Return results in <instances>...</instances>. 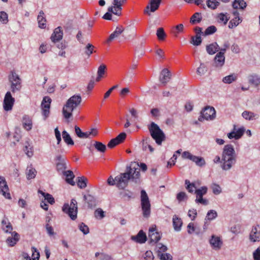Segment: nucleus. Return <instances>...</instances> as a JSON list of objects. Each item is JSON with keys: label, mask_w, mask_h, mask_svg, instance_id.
<instances>
[{"label": "nucleus", "mask_w": 260, "mask_h": 260, "mask_svg": "<svg viewBox=\"0 0 260 260\" xmlns=\"http://www.w3.org/2000/svg\"><path fill=\"white\" fill-rule=\"evenodd\" d=\"M136 165L135 162H132L129 167H126V172L121 173L116 177V186L119 189L124 188L131 179L138 183L140 174L139 170L135 167Z\"/></svg>", "instance_id": "obj_1"}, {"label": "nucleus", "mask_w": 260, "mask_h": 260, "mask_svg": "<svg viewBox=\"0 0 260 260\" xmlns=\"http://www.w3.org/2000/svg\"><path fill=\"white\" fill-rule=\"evenodd\" d=\"M237 155L233 146L226 145L224 146L221 160V168L223 170H230L236 164Z\"/></svg>", "instance_id": "obj_2"}, {"label": "nucleus", "mask_w": 260, "mask_h": 260, "mask_svg": "<svg viewBox=\"0 0 260 260\" xmlns=\"http://www.w3.org/2000/svg\"><path fill=\"white\" fill-rule=\"evenodd\" d=\"M82 98L80 94L74 95L66 102L62 108V114L66 119L71 118L73 111L81 104Z\"/></svg>", "instance_id": "obj_3"}, {"label": "nucleus", "mask_w": 260, "mask_h": 260, "mask_svg": "<svg viewBox=\"0 0 260 260\" xmlns=\"http://www.w3.org/2000/svg\"><path fill=\"white\" fill-rule=\"evenodd\" d=\"M150 135L158 145H161L166 139V136L162 131L157 124L152 122L148 127Z\"/></svg>", "instance_id": "obj_4"}, {"label": "nucleus", "mask_w": 260, "mask_h": 260, "mask_svg": "<svg viewBox=\"0 0 260 260\" xmlns=\"http://www.w3.org/2000/svg\"><path fill=\"white\" fill-rule=\"evenodd\" d=\"M140 199L143 216L148 218L151 213V204L147 193L143 189L141 191Z\"/></svg>", "instance_id": "obj_5"}, {"label": "nucleus", "mask_w": 260, "mask_h": 260, "mask_svg": "<svg viewBox=\"0 0 260 260\" xmlns=\"http://www.w3.org/2000/svg\"><path fill=\"white\" fill-rule=\"evenodd\" d=\"M77 202L75 199H72L70 205L65 204L62 207V211L67 214L72 220L77 218Z\"/></svg>", "instance_id": "obj_6"}, {"label": "nucleus", "mask_w": 260, "mask_h": 260, "mask_svg": "<svg viewBox=\"0 0 260 260\" xmlns=\"http://www.w3.org/2000/svg\"><path fill=\"white\" fill-rule=\"evenodd\" d=\"M216 116V111L212 107L207 106L201 112V115L198 120L200 121H203L204 120H212Z\"/></svg>", "instance_id": "obj_7"}, {"label": "nucleus", "mask_w": 260, "mask_h": 260, "mask_svg": "<svg viewBox=\"0 0 260 260\" xmlns=\"http://www.w3.org/2000/svg\"><path fill=\"white\" fill-rule=\"evenodd\" d=\"M207 192V187L206 186H202L200 188L196 189L194 191V193L196 194V202L203 205H207L209 203L208 200L203 198V196L206 194Z\"/></svg>", "instance_id": "obj_8"}, {"label": "nucleus", "mask_w": 260, "mask_h": 260, "mask_svg": "<svg viewBox=\"0 0 260 260\" xmlns=\"http://www.w3.org/2000/svg\"><path fill=\"white\" fill-rule=\"evenodd\" d=\"M9 81L11 82V89L13 92L20 90L21 87V80L17 74L12 72L11 75L9 77Z\"/></svg>", "instance_id": "obj_9"}, {"label": "nucleus", "mask_w": 260, "mask_h": 260, "mask_svg": "<svg viewBox=\"0 0 260 260\" xmlns=\"http://www.w3.org/2000/svg\"><path fill=\"white\" fill-rule=\"evenodd\" d=\"M126 0H113L112 5L108 8V11L113 14L120 16L121 14L122 6Z\"/></svg>", "instance_id": "obj_10"}, {"label": "nucleus", "mask_w": 260, "mask_h": 260, "mask_svg": "<svg viewBox=\"0 0 260 260\" xmlns=\"http://www.w3.org/2000/svg\"><path fill=\"white\" fill-rule=\"evenodd\" d=\"M14 102V98L12 97L11 92L8 91L5 94L3 102L4 110L6 111H11L12 109Z\"/></svg>", "instance_id": "obj_11"}, {"label": "nucleus", "mask_w": 260, "mask_h": 260, "mask_svg": "<svg viewBox=\"0 0 260 260\" xmlns=\"http://www.w3.org/2000/svg\"><path fill=\"white\" fill-rule=\"evenodd\" d=\"M51 99L48 96H45L41 103V108L42 110V114L46 119L50 113V104Z\"/></svg>", "instance_id": "obj_12"}, {"label": "nucleus", "mask_w": 260, "mask_h": 260, "mask_svg": "<svg viewBox=\"0 0 260 260\" xmlns=\"http://www.w3.org/2000/svg\"><path fill=\"white\" fill-rule=\"evenodd\" d=\"M209 243L212 248L215 250H220L223 245V242L219 236L213 235L209 240Z\"/></svg>", "instance_id": "obj_13"}, {"label": "nucleus", "mask_w": 260, "mask_h": 260, "mask_svg": "<svg viewBox=\"0 0 260 260\" xmlns=\"http://www.w3.org/2000/svg\"><path fill=\"white\" fill-rule=\"evenodd\" d=\"M245 131V129L244 127L237 129L236 126L234 125L233 131L228 134V137L230 139L238 140L243 135Z\"/></svg>", "instance_id": "obj_14"}, {"label": "nucleus", "mask_w": 260, "mask_h": 260, "mask_svg": "<svg viewBox=\"0 0 260 260\" xmlns=\"http://www.w3.org/2000/svg\"><path fill=\"white\" fill-rule=\"evenodd\" d=\"M161 0H150V5H148L144 10V13L151 15V12H154L158 9L160 4Z\"/></svg>", "instance_id": "obj_15"}, {"label": "nucleus", "mask_w": 260, "mask_h": 260, "mask_svg": "<svg viewBox=\"0 0 260 260\" xmlns=\"http://www.w3.org/2000/svg\"><path fill=\"white\" fill-rule=\"evenodd\" d=\"M225 62V56L222 52H218L214 59L213 66L217 69H221Z\"/></svg>", "instance_id": "obj_16"}, {"label": "nucleus", "mask_w": 260, "mask_h": 260, "mask_svg": "<svg viewBox=\"0 0 260 260\" xmlns=\"http://www.w3.org/2000/svg\"><path fill=\"white\" fill-rule=\"evenodd\" d=\"M9 191V188L4 177L0 176V192H2L4 196L7 199H11Z\"/></svg>", "instance_id": "obj_17"}, {"label": "nucleus", "mask_w": 260, "mask_h": 260, "mask_svg": "<svg viewBox=\"0 0 260 260\" xmlns=\"http://www.w3.org/2000/svg\"><path fill=\"white\" fill-rule=\"evenodd\" d=\"M171 78V74L167 69H164L160 74L159 80L164 85H166Z\"/></svg>", "instance_id": "obj_18"}, {"label": "nucleus", "mask_w": 260, "mask_h": 260, "mask_svg": "<svg viewBox=\"0 0 260 260\" xmlns=\"http://www.w3.org/2000/svg\"><path fill=\"white\" fill-rule=\"evenodd\" d=\"M249 238L252 242L260 241V226L259 225L252 228Z\"/></svg>", "instance_id": "obj_19"}, {"label": "nucleus", "mask_w": 260, "mask_h": 260, "mask_svg": "<svg viewBox=\"0 0 260 260\" xmlns=\"http://www.w3.org/2000/svg\"><path fill=\"white\" fill-rule=\"evenodd\" d=\"M11 236L8 237L6 240L7 244L10 246H14L19 240V235L15 231L12 232Z\"/></svg>", "instance_id": "obj_20"}, {"label": "nucleus", "mask_w": 260, "mask_h": 260, "mask_svg": "<svg viewBox=\"0 0 260 260\" xmlns=\"http://www.w3.org/2000/svg\"><path fill=\"white\" fill-rule=\"evenodd\" d=\"M131 239L137 243L142 244L146 241L147 236L142 230H140L137 235L131 236Z\"/></svg>", "instance_id": "obj_21"}, {"label": "nucleus", "mask_w": 260, "mask_h": 260, "mask_svg": "<svg viewBox=\"0 0 260 260\" xmlns=\"http://www.w3.org/2000/svg\"><path fill=\"white\" fill-rule=\"evenodd\" d=\"M63 36L62 31L60 27L56 28L51 36V40L53 43H56L62 39Z\"/></svg>", "instance_id": "obj_22"}, {"label": "nucleus", "mask_w": 260, "mask_h": 260, "mask_svg": "<svg viewBox=\"0 0 260 260\" xmlns=\"http://www.w3.org/2000/svg\"><path fill=\"white\" fill-rule=\"evenodd\" d=\"M148 236L151 242L155 243L158 242L161 238L160 234L156 231L155 228H151L149 230Z\"/></svg>", "instance_id": "obj_23"}, {"label": "nucleus", "mask_w": 260, "mask_h": 260, "mask_svg": "<svg viewBox=\"0 0 260 260\" xmlns=\"http://www.w3.org/2000/svg\"><path fill=\"white\" fill-rule=\"evenodd\" d=\"M22 123L23 127L28 131L31 129L32 122L31 118L28 115H25L22 117Z\"/></svg>", "instance_id": "obj_24"}, {"label": "nucleus", "mask_w": 260, "mask_h": 260, "mask_svg": "<svg viewBox=\"0 0 260 260\" xmlns=\"http://www.w3.org/2000/svg\"><path fill=\"white\" fill-rule=\"evenodd\" d=\"M242 116L245 120L249 121L257 119L259 117L258 114L249 111H244Z\"/></svg>", "instance_id": "obj_25"}, {"label": "nucleus", "mask_w": 260, "mask_h": 260, "mask_svg": "<svg viewBox=\"0 0 260 260\" xmlns=\"http://www.w3.org/2000/svg\"><path fill=\"white\" fill-rule=\"evenodd\" d=\"M124 30V28L123 26H117L115 31L110 35L109 38L107 40V42H110L114 39L118 38L123 32Z\"/></svg>", "instance_id": "obj_26"}, {"label": "nucleus", "mask_w": 260, "mask_h": 260, "mask_svg": "<svg viewBox=\"0 0 260 260\" xmlns=\"http://www.w3.org/2000/svg\"><path fill=\"white\" fill-rule=\"evenodd\" d=\"M173 227L176 231H180L182 225V221L181 219L175 215L173 217Z\"/></svg>", "instance_id": "obj_27"}, {"label": "nucleus", "mask_w": 260, "mask_h": 260, "mask_svg": "<svg viewBox=\"0 0 260 260\" xmlns=\"http://www.w3.org/2000/svg\"><path fill=\"white\" fill-rule=\"evenodd\" d=\"M219 49V47L217 43L216 42L210 44L206 46V51L210 55H213L215 54Z\"/></svg>", "instance_id": "obj_28"}, {"label": "nucleus", "mask_w": 260, "mask_h": 260, "mask_svg": "<svg viewBox=\"0 0 260 260\" xmlns=\"http://www.w3.org/2000/svg\"><path fill=\"white\" fill-rule=\"evenodd\" d=\"M187 232L189 234H195L199 235L201 234L200 229L199 227L194 226V223L192 222L189 223L187 226Z\"/></svg>", "instance_id": "obj_29"}, {"label": "nucleus", "mask_w": 260, "mask_h": 260, "mask_svg": "<svg viewBox=\"0 0 260 260\" xmlns=\"http://www.w3.org/2000/svg\"><path fill=\"white\" fill-rule=\"evenodd\" d=\"M44 13L43 11H41L39 12V14L38 16V24L39 27L41 28H44L46 27V19L44 17Z\"/></svg>", "instance_id": "obj_30"}, {"label": "nucleus", "mask_w": 260, "mask_h": 260, "mask_svg": "<svg viewBox=\"0 0 260 260\" xmlns=\"http://www.w3.org/2000/svg\"><path fill=\"white\" fill-rule=\"evenodd\" d=\"M83 198L84 201H86V203L88 204L89 208H91L95 206L96 201L94 198L90 194H84Z\"/></svg>", "instance_id": "obj_31"}, {"label": "nucleus", "mask_w": 260, "mask_h": 260, "mask_svg": "<svg viewBox=\"0 0 260 260\" xmlns=\"http://www.w3.org/2000/svg\"><path fill=\"white\" fill-rule=\"evenodd\" d=\"M62 174L66 176V180L68 183L72 185H75V182L73 181V178L75 177V175L72 171H66Z\"/></svg>", "instance_id": "obj_32"}, {"label": "nucleus", "mask_w": 260, "mask_h": 260, "mask_svg": "<svg viewBox=\"0 0 260 260\" xmlns=\"http://www.w3.org/2000/svg\"><path fill=\"white\" fill-rule=\"evenodd\" d=\"M248 81L250 83L257 86L260 84V76L256 74L250 75Z\"/></svg>", "instance_id": "obj_33"}, {"label": "nucleus", "mask_w": 260, "mask_h": 260, "mask_svg": "<svg viewBox=\"0 0 260 260\" xmlns=\"http://www.w3.org/2000/svg\"><path fill=\"white\" fill-rule=\"evenodd\" d=\"M237 79V75L236 74H232L223 78L222 82L225 84H231Z\"/></svg>", "instance_id": "obj_34"}, {"label": "nucleus", "mask_w": 260, "mask_h": 260, "mask_svg": "<svg viewBox=\"0 0 260 260\" xmlns=\"http://www.w3.org/2000/svg\"><path fill=\"white\" fill-rule=\"evenodd\" d=\"M246 6V3L244 0H235L233 3V7L235 9H244Z\"/></svg>", "instance_id": "obj_35"}, {"label": "nucleus", "mask_w": 260, "mask_h": 260, "mask_svg": "<svg viewBox=\"0 0 260 260\" xmlns=\"http://www.w3.org/2000/svg\"><path fill=\"white\" fill-rule=\"evenodd\" d=\"M38 193L42 195L44 197L45 200L50 204L52 205L55 203L54 199L51 194L45 193L41 190H38Z\"/></svg>", "instance_id": "obj_36"}, {"label": "nucleus", "mask_w": 260, "mask_h": 260, "mask_svg": "<svg viewBox=\"0 0 260 260\" xmlns=\"http://www.w3.org/2000/svg\"><path fill=\"white\" fill-rule=\"evenodd\" d=\"M87 179L84 176L77 178V184L81 189L85 188L87 186Z\"/></svg>", "instance_id": "obj_37"}, {"label": "nucleus", "mask_w": 260, "mask_h": 260, "mask_svg": "<svg viewBox=\"0 0 260 260\" xmlns=\"http://www.w3.org/2000/svg\"><path fill=\"white\" fill-rule=\"evenodd\" d=\"M208 72V68L204 63H201L200 67L197 68V73L199 76H203Z\"/></svg>", "instance_id": "obj_38"}, {"label": "nucleus", "mask_w": 260, "mask_h": 260, "mask_svg": "<svg viewBox=\"0 0 260 260\" xmlns=\"http://www.w3.org/2000/svg\"><path fill=\"white\" fill-rule=\"evenodd\" d=\"M202 19L201 14L199 13H196L191 16L190 22L192 24H196L200 22Z\"/></svg>", "instance_id": "obj_39"}, {"label": "nucleus", "mask_w": 260, "mask_h": 260, "mask_svg": "<svg viewBox=\"0 0 260 260\" xmlns=\"http://www.w3.org/2000/svg\"><path fill=\"white\" fill-rule=\"evenodd\" d=\"M62 138L64 141L68 145H74V143L73 140L72 139L70 135L68 133V132L66 131H63L62 133Z\"/></svg>", "instance_id": "obj_40"}, {"label": "nucleus", "mask_w": 260, "mask_h": 260, "mask_svg": "<svg viewBox=\"0 0 260 260\" xmlns=\"http://www.w3.org/2000/svg\"><path fill=\"white\" fill-rule=\"evenodd\" d=\"M241 22L242 19L239 17H235L230 21L229 27L230 28H233V27H236Z\"/></svg>", "instance_id": "obj_41"}, {"label": "nucleus", "mask_w": 260, "mask_h": 260, "mask_svg": "<svg viewBox=\"0 0 260 260\" xmlns=\"http://www.w3.org/2000/svg\"><path fill=\"white\" fill-rule=\"evenodd\" d=\"M192 161L195 162L197 166L200 167H202L206 164L205 160L203 157L195 155L193 156Z\"/></svg>", "instance_id": "obj_42"}, {"label": "nucleus", "mask_w": 260, "mask_h": 260, "mask_svg": "<svg viewBox=\"0 0 260 260\" xmlns=\"http://www.w3.org/2000/svg\"><path fill=\"white\" fill-rule=\"evenodd\" d=\"M185 184L186 185V189L190 193H193L197 189L194 183H190L189 180H186Z\"/></svg>", "instance_id": "obj_43"}, {"label": "nucleus", "mask_w": 260, "mask_h": 260, "mask_svg": "<svg viewBox=\"0 0 260 260\" xmlns=\"http://www.w3.org/2000/svg\"><path fill=\"white\" fill-rule=\"evenodd\" d=\"M37 171L35 169L30 167L26 170V176L28 179H33L36 177Z\"/></svg>", "instance_id": "obj_44"}, {"label": "nucleus", "mask_w": 260, "mask_h": 260, "mask_svg": "<svg viewBox=\"0 0 260 260\" xmlns=\"http://www.w3.org/2000/svg\"><path fill=\"white\" fill-rule=\"evenodd\" d=\"M95 149L101 153H104L106 150V146L105 145L101 142L96 141L94 144Z\"/></svg>", "instance_id": "obj_45"}, {"label": "nucleus", "mask_w": 260, "mask_h": 260, "mask_svg": "<svg viewBox=\"0 0 260 260\" xmlns=\"http://www.w3.org/2000/svg\"><path fill=\"white\" fill-rule=\"evenodd\" d=\"M229 20V17H228L226 15L220 13L217 16V21L219 23H222L224 25H225L228 21Z\"/></svg>", "instance_id": "obj_46"}, {"label": "nucleus", "mask_w": 260, "mask_h": 260, "mask_svg": "<svg viewBox=\"0 0 260 260\" xmlns=\"http://www.w3.org/2000/svg\"><path fill=\"white\" fill-rule=\"evenodd\" d=\"M156 36L157 37V38L159 40H165L166 34L165 32L164 29L162 27H159L157 29L156 31Z\"/></svg>", "instance_id": "obj_47"}, {"label": "nucleus", "mask_w": 260, "mask_h": 260, "mask_svg": "<svg viewBox=\"0 0 260 260\" xmlns=\"http://www.w3.org/2000/svg\"><path fill=\"white\" fill-rule=\"evenodd\" d=\"M56 168L57 172L60 174L64 173L66 171L65 170L67 168V164H58L56 163Z\"/></svg>", "instance_id": "obj_48"}, {"label": "nucleus", "mask_w": 260, "mask_h": 260, "mask_svg": "<svg viewBox=\"0 0 260 260\" xmlns=\"http://www.w3.org/2000/svg\"><path fill=\"white\" fill-rule=\"evenodd\" d=\"M122 198L125 200H129L133 196V193L129 190H123L120 192Z\"/></svg>", "instance_id": "obj_49"}, {"label": "nucleus", "mask_w": 260, "mask_h": 260, "mask_svg": "<svg viewBox=\"0 0 260 260\" xmlns=\"http://www.w3.org/2000/svg\"><path fill=\"white\" fill-rule=\"evenodd\" d=\"M217 216V213L216 211L213 210L209 211L207 214L205 219L206 220H213Z\"/></svg>", "instance_id": "obj_50"}, {"label": "nucleus", "mask_w": 260, "mask_h": 260, "mask_svg": "<svg viewBox=\"0 0 260 260\" xmlns=\"http://www.w3.org/2000/svg\"><path fill=\"white\" fill-rule=\"evenodd\" d=\"M190 43L195 46L200 45L202 43L201 36L196 35L195 37H192L191 38V41Z\"/></svg>", "instance_id": "obj_51"}, {"label": "nucleus", "mask_w": 260, "mask_h": 260, "mask_svg": "<svg viewBox=\"0 0 260 260\" xmlns=\"http://www.w3.org/2000/svg\"><path fill=\"white\" fill-rule=\"evenodd\" d=\"M93 48L94 46L92 44L90 43L87 44L85 47V54L88 56H89L93 53Z\"/></svg>", "instance_id": "obj_52"}, {"label": "nucleus", "mask_w": 260, "mask_h": 260, "mask_svg": "<svg viewBox=\"0 0 260 260\" xmlns=\"http://www.w3.org/2000/svg\"><path fill=\"white\" fill-rule=\"evenodd\" d=\"M217 30L216 27L214 25H211L208 27L204 32V35L207 36L214 34Z\"/></svg>", "instance_id": "obj_53"}, {"label": "nucleus", "mask_w": 260, "mask_h": 260, "mask_svg": "<svg viewBox=\"0 0 260 260\" xmlns=\"http://www.w3.org/2000/svg\"><path fill=\"white\" fill-rule=\"evenodd\" d=\"M95 217L99 219H102L105 217V212L101 208L97 209L94 212Z\"/></svg>", "instance_id": "obj_54"}, {"label": "nucleus", "mask_w": 260, "mask_h": 260, "mask_svg": "<svg viewBox=\"0 0 260 260\" xmlns=\"http://www.w3.org/2000/svg\"><path fill=\"white\" fill-rule=\"evenodd\" d=\"M0 21L3 24H6L8 22V14L4 11L0 12Z\"/></svg>", "instance_id": "obj_55"}, {"label": "nucleus", "mask_w": 260, "mask_h": 260, "mask_svg": "<svg viewBox=\"0 0 260 260\" xmlns=\"http://www.w3.org/2000/svg\"><path fill=\"white\" fill-rule=\"evenodd\" d=\"M156 249L158 256L159 254H161L162 252L167 251V247L161 243H158L156 245Z\"/></svg>", "instance_id": "obj_56"}, {"label": "nucleus", "mask_w": 260, "mask_h": 260, "mask_svg": "<svg viewBox=\"0 0 260 260\" xmlns=\"http://www.w3.org/2000/svg\"><path fill=\"white\" fill-rule=\"evenodd\" d=\"M207 5L209 8L214 9L219 5V3L216 0H208Z\"/></svg>", "instance_id": "obj_57"}, {"label": "nucleus", "mask_w": 260, "mask_h": 260, "mask_svg": "<svg viewBox=\"0 0 260 260\" xmlns=\"http://www.w3.org/2000/svg\"><path fill=\"white\" fill-rule=\"evenodd\" d=\"M177 199L180 202L187 199V196L185 192H180L177 194Z\"/></svg>", "instance_id": "obj_58"}, {"label": "nucleus", "mask_w": 260, "mask_h": 260, "mask_svg": "<svg viewBox=\"0 0 260 260\" xmlns=\"http://www.w3.org/2000/svg\"><path fill=\"white\" fill-rule=\"evenodd\" d=\"M183 30V25L182 24H180L175 26V29L172 31V33L173 35L177 37L178 34L182 32Z\"/></svg>", "instance_id": "obj_59"}, {"label": "nucleus", "mask_w": 260, "mask_h": 260, "mask_svg": "<svg viewBox=\"0 0 260 260\" xmlns=\"http://www.w3.org/2000/svg\"><path fill=\"white\" fill-rule=\"evenodd\" d=\"M54 160L56 161V163H58V164L66 163V158L64 157V156H63L61 154L57 155L55 156Z\"/></svg>", "instance_id": "obj_60"}, {"label": "nucleus", "mask_w": 260, "mask_h": 260, "mask_svg": "<svg viewBox=\"0 0 260 260\" xmlns=\"http://www.w3.org/2000/svg\"><path fill=\"white\" fill-rule=\"evenodd\" d=\"M79 230L85 235L89 233V228L84 223H81L79 225Z\"/></svg>", "instance_id": "obj_61"}, {"label": "nucleus", "mask_w": 260, "mask_h": 260, "mask_svg": "<svg viewBox=\"0 0 260 260\" xmlns=\"http://www.w3.org/2000/svg\"><path fill=\"white\" fill-rule=\"evenodd\" d=\"M32 258L33 260H39L40 257V253L37 249V248L35 247H32Z\"/></svg>", "instance_id": "obj_62"}, {"label": "nucleus", "mask_w": 260, "mask_h": 260, "mask_svg": "<svg viewBox=\"0 0 260 260\" xmlns=\"http://www.w3.org/2000/svg\"><path fill=\"white\" fill-rule=\"evenodd\" d=\"M158 256L161 260H172V256L169 253L159 254Z\"/></svg>", "instance_id": "obj_63"}, {"label": "nucleus", "mask_w": 260, "mask_h": 260, "mask_svg": "<svg viewBox=\"0 0 260 260\" xmlns=\"http://www.w3.org/2000/svg\"><path fill=\"white\" fill-rule=\"evenodd\" d=\"M254 260H260V246L253 253Z\"/></svg>", "instance_id": "obj_64"}]
</instances>
